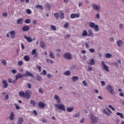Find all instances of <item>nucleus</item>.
Segmentation results:
<instances>
[{
    "label": "nucleus",
    "mask_w": 124,
    "mask_h": 124,
    "mask_svg": "<svg viewBox=\"0 0 124 124\" xmlns=\"http://www.w3.org/2000/svg\"><path fill=\"white\" fill-rule=\"evenodd\" d=\"M107 90L111 94H115V91H114V88L111 85L109 84L107 87Z\"/></svg>",
    "instance_id": "nucleus-1"
},
{
    "label": "nucleus",
    "mask_w": 124,
    "mask_h": 124,
    "mask_svg": "<svg viewBox=\"0 0 124 124\" xmlns=\"http://www.w3.org/2000/svg\"><path fill=\"white\" fill-rule=\"evenodd\" d=\"M63 57L65 60H67L68 61H70V60L72 59V55L70 52H67L66 53L64 54Z\"/></svg>",
    "instance_id": "nucleus-2"
},
{
    "label": "nucleus",
    "mask_w": 124,
    "mask_h": 124,
    "mask_svg": "<svg viewBox=\"0 0 124 124\" xmlns=\"http://www.w3.org/2000/svg\"><path fill=\"white\" fill-rule=\"evenodd\" d=\"M90 118L91 119V123H92L93 124H94V123H97L98 119L97 118V117H94L93 113L90 114Z\"/></svg>",
    "instance_id": "nucleus-3"
},
{
    "label": "nucleus",
    "mask_w": 124,
    "mask_h": 124,
    "mask_svg": "<svg viewBox=\"0 0 124 124\" xmlns=\"http://www.w3.org/2000/svg\"><path fill=\"white\" fill-rule=\"evenodd\" d=\"M31 96V91L30 90L26 91L25 93V98H26V99H30Z\"/></svg>",
    "instance_id": "nucleus-4"
},
{
    "label": "nucleus",
    "mask_w": 124,
    "mask_h": 124,
    "mask_svg": "<svg viewBox=\"0 0 124 124\" xmlns=\"http://www.w3.org/2000/svg\"><path fill=\"white\" fill-rule=\"evenodd\" d=\"M23 76L26 77V78H27L28 76H30L31 78H32V79H34V78H35V76H34L33 74L31 73V72L28 71H26V74H23Z\"/></svg>",
    "instance_id": "nucleus-5"
},
{
    "label": "nucleus",
    "mask_w": 124,
    "mask_h": 124,
    "mask_svg": "<svg viewBox=\"0 0 124 124\" xmlns=\"http://www.w3.org/2000/svg\"><path fill=\"white\" fill-rule=\"evenodd\" d=\"M55 107H57L60 110H62V111H65V107L63 104H60L59 105H55Z\"/></svg>",
    "instance_id": "nucleus-6"
},
{
    "label": "nucleus",
    "mask_w": 124,
    "mask_h": 124,
    "mask_svg": "<svg viewBox=\"0 0 124 124\" xmlns=\"http://www.w3.org/2000/svg\"><path fill=\"white\" fill-rule=\"evenodd\" d=\"M101 64L103 65L104 70L107 72H109V67L105 64V62L104 61H103L101 62Z\"/></svg>",
    "instance_id": "nucleus-7"
},
{
    "label": "nucleus",
    "mask_w": 124,
    "mask_h": 124,
    "mask_svg": "<svg viewBox=\"0 0 124 124\" xmlns=\"http://www.w3.org/2000/svg\"><path fill=\"white\" fill-rule=\"evenodd\" d=\"M93 8L94 9V10H96V11H99L100 10V6L93 4Z\"/></svg>",
    "instance_id": "nucleus-8"
},
{
    "label": "nucleus",
    "mask_w": 124,
    "mask_h": 124,
    "mask_svg": "<svg viewBox=\"0 0 124 124\" xmlns=\"http://www.w3.org/2000/svg\"><path fill=\"white\" fill-rule=\"evenodd\" d=\"M89 61L90 62H87L88 64H90V65H94V64H95V62H94V59H93V58H91V59H90Z\"/></svg>",
    "instance_id": "nucleus-9"
},
{
    "label": "nucleus",
    "mask_w": 124,
    "mask_h": 124,
    "mask_svg": "<svg viewBox=\"0 0 124 124\" xmlns=\"http://www.w3.org/2000/svg\"><path fill=\"white\" fill-rule=\"evenodd\" d=\"M80 15L79 14H73L71 15V19H74V18H79Z\"/></svg>",
    "instance_id": "nucleus-10"
},
{
    "label": "nucleus",
    "mask_w": 124,
    "mask_h": 124,
    "mask_svg": "<svg viewBox=\"0 0 124 124\" xmlns=\"http://www.w3.org/2000/svg\"><path fill=\"white\" fill-rule=\"evenodd\" d=\"M23 77H25V76H24V75L18 73L16 76L15 80L16 81V80H17L18 79H19V78H23Z\"/></svg>",
    "instance_id": "nucleus-11"
},
{
    "label": "nucleus",
    "mask_w": 124,
    "mask_h": 124,
    "mask_svg": "<svg viewBox=\"0 0 124 124\" xmlns=\"http://www.w3.org/2000/svg\"><path fill=\"white\" fill-rule=\"evenodd\" d=\"M24 38L26 39L28 42H32V39L30 36H24Z\"/></svg>",
    "instance_id": "nucleus-12"
},
{
    "label": "nucleus",
    "mask_w": 124,
    "mask_h": 124,
    "mask_svg": "<svg viewBox=\"0 0 124 124\" xmlns=\"http://www.w3.org/2000/svg\"><path fill=\"white\" fill-rule=\"evenodd\" d=\"M96 25L93 22H90L89 23V27L92 29H93L95 27Z\"/></svg>",
    "instance_id": "nucleus-13"
},
{
    "label": "nucleus",
    "mask_w": 124,
    "mask_h": 124,
    "mask_svg": "<svg viewBox=\"0 0 124 124\" xmlns=\"http://www.w3.org/2000/svg\"><path fill=\"white\" fill-rule=\"evenodd\" d=\"M2 83H3V87L5 88H7V87H8V84L7 83V81L5 79H4L2 80Z\"/></svg>",
    "instance_id": "nucleus-14"
},
{
    "label": "nucleus",
    "mask_w": 124,
    "mask_h": 124,
    "mask_svg": "<svg viewBox=\"0 0 124 124\" xmlns=\"http://www.w3.org/2000/svg\"><path fill=\"white\" fill-rule=\"evenodd\" d=\"M73 82H76V81H78L79 79V77L77 76H74L71 78Z\"/></svg>",
    "instance_id": "nucleus-15"
},
{
    "label": "nucleus",
    "mask_w": 124,
    "mask_h": 124,
    "mask_svg": "<svg viewBox=\"0 0 124 124\" xmlns=\"http://www.w3.org/2000/svg\"><path fill=\"white\" fill-rule=\"evenodd\" d=\"M23 20H24V19L23 18H19V19H17V20H16L17 24H20V25H22L23 24Z\"/></svg>",
    "instance_id": "nucleus-16"
},
{
    "label": "nucleus",
    "mask_w": 124,
    "mask_h": 124,
    "mask_svg": "<svg viewBox=\"0 0 124 124\" xmlns=\"http://www.w3.org/2000/svg\"><path fill=\"white\" fill-rule=\"evenodd\" d=\"M88 36H91V37H93V36H94V35L93 34V32L92 30H89L88 31Z\"/></svg>",
    "instance_id": "nucleus-17"
},
{
    "label": "nucleus",
    "mask_w": 124,
    "mask_h": 124,
    "mask_svg": "<svg viewBox=\"0 0 124 124\" xmlns=\"http://www.w3.org/2000/svg\"><path fill=\"white\" fill-rule=\"evenodd\" d=\"M30 30V27L28 26H25L22 28L23 31H28Z\"/></svg>",
    "instance_id": "nucleus-18"
},
{
    "label": "nucleus",
    "mask_w": 124,
    "mask_h": 124,
    "mask_svg": "<svg viewBox=\"0 0 124 124\" xmlns=\"http://www.w3.org/2000/svg\"><path fill=\"white\" fill-rule=\"evenodd\" d=\"M54 98L57 100V103H61V99H60V97L57 95H55Z\"/></svg>",
    "instance_id": "nucleus-19"
},
{
    "label": "nucleus",
    "mask_w": 124,
    "mask_h": 124,
    "mask_svg": "<svg viewBox=\"0 0 124 124\" xmlns=\"http://www.w3.org/2000/svg\"><path fill=\"white\" fill-rule=\"evenodd\" d=\"M19 96L24 97L25 98V92L23 91H20L18 93Z\"/></svg>",
    "instance_id": "nucleus-20"
},
{
    "label": "nucleus",
    "mask_w": 124,
    "mask_h": 124,
    "mask_svg": "<svg viewBox=\"0 0 124 124\" xmlns=\"http://www.w3.org/2000/svg\"><path fill=\"white\" fill-rule=\"evenodd\" d=\"M38 106L40 107V108H44V107H45V104L42 102H40L38 104Z\"/></svg>",
    "instance_id": "nucleus-21"
},
{
    "label": "nucleus",
    "mask_w": 124,
    "mask_h": 124,
    "mask_svg": "<svg viewBox=\"0 0 124 124\" xmlns=\"http://www.w3.org/2000/svg\"><path fill=\"white\" fill-rule=\"evenodd\" d=\"M40 46L41 48H43L44 49L46 48V46H45V43H44L43 41H40Z\"/></svg>",
    "instance_id": "nucleus-22"
},
{
    "label": "nucleus",
    "mask_w": 124,
    "mask_h": 124,
    "mask_svg": "<svg viewBox=\"0 0 124 124\" xmlns=\"http://www.w3.org/2000/svg\"><path fill=\"white\" fill-rule=\"evenodd\" d=\"M36 79L37 80L39 81V82H41V81H42L41 77L39 74H37V76H36Z\"/></svg>",
    "instance_id": "nucleus-23"
},
{
    "label": "nucleus",
    "mask_w": 124,
    "mask_h": 124,
    "mask_svg": "<svg viewBox=\"0 0 124 124\" xmlns=\"http://www.w3.org/2000/svg\"><path fill=\"white\" fill-rule=\"evenodd\" d=\"M14 118H15V116H14V113L13 112H12L11 113V115L10 116L9 119L11 120V121H12L14 120Z\"/></svg>",
    "instance_id": "nucleus-24"
},
{
    "label": "nucleus",
    "mask_w": 124,
    "mask_h": 124,
    "mask_svg": "<svg viewBox=\"0 0 124 124\" xmlns=\"http://www.w3.org/2000/svg\"><path fill=\"white\" fill-rule=\"evenodd\" d=\"M117 44L118 47H121L124 44V43H123V41L119 40L117 42Z\"/></svg>",
    "instance_id": "nucleus-25"
},
{
    "label": "nucleus",
    "mask_w": 124,
    "mask_h": 124,
    "mask_svg": "<svg viewBox=\"0 0 124 124\" xmlns=\"http://www.w3.org/2000/svg\"><path fill=\"white\" fill-rule=\"evenodd\" d=\"M23 59L26 62H29L30 61V56L26 55L23 57Z\"/></svg>",
    "instance_id": "nucleus-26"
},
{
    "label": "nucleus",
    "mask_w": 124,
    "mask_h": 124,
    "mask_svg": "<svg viewBox=\"0 0 124 124\" xmlns=\"http://www.w3.org/2000/svg\"><path fill=\"white\" fill-rule=\"evenodd\" d=\"M10 34L12 35V38H14L15 37V31H10Z\"/></svg>",
    "instance_id": "nucleus-27"
},
{
    "label": "nucleus",
    "mask_w": 124,
    "mask_h": 124,
    "mask_svg": "<svg viewBox=\"0 0 124 124\" xmlns=\"http://www.w3.org/2000/svg\"><path fill=\"white\" fill-rule=\"evenodd\" d=\"M36 8H37V9H41V10H43V6H42V5H38L37 4L35 6Z\"/></svg>",
    "instance_id": "nucleus-28"
},
{
    "label": "nucleus",
    "mask_w": 124,
    "mask_h": 124,
    "mask_svg": "<svg viewBox=\"0 0 124 124\" xmlns=\"http://www.w3.org/2000/svg\"><path fill=\"white\" fill-rule=\"evenodd\" d=\"M46 62L47 63H50V62H51V64H53V63H54V61H53L51 59H49V58L46 59Z\"/></svg>",
    "instance_id": "nucleus-29"
},
{
    "label": "nucleus",
    "mask_w": 124,
    "mask_h": 124,
    "mask_svg": "<svg viewBox=\"0 0 124 124\" xmlns=\"http://www.w3.org/2000/svg\"><path fill=\"white\" fill-rule=\"evenodd\" d=\"M23 122H24V119H23V118L20 117L18 118L17 123L22 124V123H23Z\"/></svg>",
    "instance_id": "nucleus-30"
},
{
    "label": "nucleus",
    "mask_w": 124,
    "mask_h": 124,
    "mask_svg": "<svg viewBox=\"0 0 124 124\" xmlns=\"http://www.w3.org/2000/svg\"><path fill=\"white\" fill-rule=\"evenodd\" d=\"M71 73L70 71H66L64 73V75H66V76H69Z\"/></svg>",
    "instance_id": "nucleus-31"
},
{
    "label": "nucleus",
    "mask_w": 124,
    "mask_h": 124,
    "mask_svg": "<svg viewBox=\"0 0 124 124\" xmlns=\"http://www.w3.org/2000/svg\"><path fill=\"white\" fill-rule=\"evenodd\" d=\"M50 54H49V56L51 59H55V56H54V52L52 51H49Z\"/></svg>",
    "instance_id": "nucleus-32"
},
{
    "label": "nucleus",
    "mask_w": 124,
    "mask_h": 124,
    "mask_svg": "<svg viewBox=\"0 0 124 124\" xmlns=\"http://www.w3.org/2000/svg\"><path fill=\"white\" fill-rule=\"evenodd\" d=\"M30 104L31 105H32L33 107H35V101H33V100H30Z\"/></svg>",
    "instance_id": "nucleus-33"
},
{
    "label": "nucleus",
    "mask_w": 124,
    "mask_h": 124,
    "mask_svg": "<svg viewBox=\"0 0 124 124\" xmlns=\"http://www.w3.org/2000/svg\"><path fill=\"white\" fill-rule=\"evenodd\" d=\"M116 115H117V116H120L121 119H124V115L123 114V113L120 112H117Z\"/></svg>",
    "instance_id": "nucleus-34"
},
{
    "label": "nucleus",
    "mask_w": 124,
    "mask_h": 124,
    "mask_svg": "<svg viewBox=\"0 0 124 124\" xmlns=\"http://www.w3.org/2000/svg\"><path fill=\"white\" fill-rule=\"evenodd\" d=\"M82 35V36H86V35H88V32L86 30H84Z\"/></svg>",
    "instance_id": "nucleus-35"
},
{
    "label": "nucleus",
    "mask_w": 124,
    "mask_h": 124,
    "mask_svg": "<svg viewBox=\"0 0 124 124\" xmlns=\"http://www.w3.org/2000/svg\"><path fill=\"white\" fill-rule=\"evenodd\" d=\"M93 29H94L95 31H99V27L97 25H96Z\"/></svg>",
    "instance_id": "nucleus-36"
},
{
    "label": "nucleus",
    "mask_w": 124,
    "mask_h": 124,
    "mask_svg": "<svg viewBox=\"0 0 124 124\" xmlns=\"http://www.w3.org/2000/svg\"><path fill=\"white\" fill-rule=\"evenodd\" d=\"M73 110H74V108H67V111H68V112H72V111H73Z\"/></svg>",
    "instance_id": "nucleus-37"
},
{
    "label": "nucleus",
    "mask_w": 124,
    "mask_h": 124,
    "mask_svg": "<svg viewBox=\"0 0 124 124\" xmlns=\"http://www.w3.org/2000/svg\"><path fill=\"white\" fill-rule=\"evenodd\" d=\"M59 16L61 19H63V18H64V15L62 14V12L59 13Z\"/></svg>",
    "instance_id": "nucleus-38"
},
{
    "label": "nucleus",
    "mask_w": 124,
    "mask_h": 124,
    "mask_svg": "<svg viewBox=\"0 0 124 124\" xmlns=\"http://www.w3.org/2000/svg\"><path fill=\"white\" fill-rule=\"evenodd\" d=\"M103 113H105V114H106L108 116H110L111 115L109 112H107L105 109H103Z\"/></svg>",
    "instance_id": "nucleus-39"
},
{
    "label": "nucleus",
    "mask_w": 124,
    "mask_h": 124,
    "mask_svg": "<svg viewBox=\"0 0 124 124\" xmlns=\"http://www.w3.org/2000/svg\"><path fill=\"white\" fill-rule=\"evenodd\" d=\"M46 7L47 10H49L50 8H51V5H50L49 3H47Z\"/></svg>",
    "instance_id": "nucleus-40"
},
{
    "label": "nucleus",
    "mask_w": 124,
    "mask_h": 124,
    "mask_svg": "<svg viewBox=\"0 0 124 124\" xmlns=\"http://www.w3.org/2000/svg\"><path fill=\"white\" fill-rule=\"evenodd\" d=\"M105 57L107 59H110V58H111V54L109 53H107L105 54Z\"/></svg>",
    "instance_id": "nucleus-41"
},
{
    "label": "nucleus",
    "mask_w": 124,
    "mask_h": 124,
    "mask_svg": "<svg viewBox=\"0 0 124 124\" xmlns=\"http://www.w3.org/2000/svg\"><path fill=\"white\" fill-rule=\"evenodd\" d=\"M50 28L52 31H57V28H56V26L54 25H51Z\"/></svg>",
    "instance_id": "nucleus-42"
},
{
    "label": "nucleus",
    "mask_w": 124,
    "mask_h": 124,
    "mask_svg": "<svg viewBox=\"0 0 124 124\" xmlns=\"http://www.w3.org/2000/svg\"><path fill=\"white\" fill-rule=\"evenodd\" d=\"M68 26H69V23H68V22H66L64 25V28H65V29H67L68 28Z\"/></svg>",
    "instance_id": "nucleus-43"
},
{
    "label": "nucleus",
    "mask_w": 124,
    "mask_h": 124,
    "mask_svg": "<svg viewBox=\"0 0 124 124\" xmlns=\"http://www.w3.org/2000/svg\"><path fill=\"white\" fill-rule=\"evenodd\" d=\"M26 13L29 15L31 14V11L30 9H28L26 10Z\"/></svg>",
    "instance_id": "nucleus-44"
},
{
    "label": "nucleus",
    "mask_w": 124,
    "mask_h": 124,
    "mask_svg": "<svg viewBox=\"0 0 124 124\" xmlns=\"http://www.w3.org/2000/svg\"><path fill=\"white\" fill-rule=\"evenodd\" d=\"M80 116V113L77 112L76 114L74 115L73 116V118H77V117H78Z\"/></svg>",
    "instance_id": "nucleus-45"
},
{
    "label": "nucleus",
    "mask_w": 124,
    "mask_h": 124,
    "mask_svg": "<svg viewBox=\"0 0 124 124\" xmlns=\"http://www.w3.org/2000/svg\"><path fill=\"white\" fill-rule=\"evenodd\" d=\"M36 66L38 70H39V72H40L42 69V68H41V66H38V65H36Z\"/></svg>",
    "instance_id": "nucleus-46"
},
{
    "label": "nucleus",
    "mask_w": 124,
    "mask_h": 124,
    "mask_svg": "<svg viewBox=\"0 0 124 124\" xmlns=\"http://www.w3.org/2000/svg\"><path fill=\"white\" fill-rule=\"evenodd\" d=\"M88 69H87V71H92L93 70V68L92 67V66L88 65Z\"/></svg>",
    "instance_id": "nucleus-47"
},
{
    "label": "nucleus",
    "mask_w": 124,
    "mask_h": 124,
    "mask_svg": "<svg viewBox=\"0 0 124 124\" xmlns=\"http://www.w3.org/2000/svg\"><path fill=\"white\" fill-rule=\"evenodd\" d=\"M25 23L26 24H30V23H31V19H26L25 21Z\"/></svg>",
    "instance_id": "nucleus-48"
},
{
    "label": "nucleus",
    "mask_w": 124,
    "mask_h": 124,
    "mask_svg": "<svg viewBox=\"0 0 124 124\" xmlns=\"http://www.w3.org/2000/svg\"><path fill=\"white\" fill-rule=\"evenodd\" d=\"M14 105L16 107V110H19V109H20V106L17 105V104H14Z\"/></svg>",
    "instance_id": "nucleus-49"
},
{
    "label": "nucleus",
    "mask_w": 124,
    "mask_h": 124,
    "mask_svg": "<svg viewBox=\"0 0 124 124\" xmlns=\"http://www.w3.org/2000/svg\"><path fill=\"white\" fill-rule=\"evenodd\" d=\"M82 84L84 87H87V86H88V83H87V82H86L85 80L82 81Z\"/></svg>",
    "instance_id": "nucleus-50"
},
{
    "label": "nucleus",
    "mask_w": 124,
    "mask_h": 124,
    "mask_svg": "<svg viewBox=\"0 0 124 124\" xmlns=\"http://www.w3.org/2000/svg\"><path fill=\"white\" fill-rule=\"evenodd\" d=\"M47 77L48 79H50V78H53V76H52L51 74H48L47 75Z\"/></svg>",
    "instance_id": "nucleus-51"
},
{
    "label": "nucleus",
    "mask_w": 124,
    "mask_h": 124,
    "mask_svg": "<svg viewBox=\"0 0 124 124\" xmlns=\"http://www.w3.org/2000/svg\"><path fill=\"white\" fill-rule=\"evenodd\" d=\"M108 107H109V108H110V109H111L112 110H113V111H115V108H114V107H113V106H112V105H109V106H108Z\"/></svg>",
    "instance_id": "nucleus-52"
},
{
    "label": "nucleus",
    "mask_w": 124,
    "mask_h": 124,
    "mask_svg": "<svg viewBox=\"0 0 124 124\" xmlns=\"http://www.w3.org/2000/svg\"><path fill=\"white\" fill-rule=\"evenodd\" d=\"M31 53H32V55H35V54H36V50H35V49H33V50H32Z\"/></svg>",
    "instance_id": "nucleus-53"
},
{
    "label": "nucleus",
    "mask_w": 124,
    "mask_h": 124,
    "mask_svg": "<svg viewBox=\"0 0 124 124\" xmlns=\"http://www.w3.org/2000/svg\"><path fill=\"white\" fill-rule=\"evenodd\" d=\"M89 51H90L91 53H94V48H90Z\"/></svg>",
    "instance_id": "nucleus-54"
},
{
    "label": "nucleus",
    "mask_w": 124,
    "mask_h": 124,
    "mask_svg": "<svg viewBox=\"0 0 124 124\" xmlns=\"http://www.w3.org/2000/svg\"><path fill=\"white\" fill-rule=\"evenodd\" d=\"M42 73H43V75H47V72H46V70H43Z\"/></svg>",
    "instance_id": "nucleus-55"
},
{
    "label": "nucleus",
    "mask_w": 124,
    "mask_h": 124,
    "mask_svg": "<svg viewBox=\"0 0 124 124\" xmlns=\"http://www.w3.org/2000/svg\"><path fill=\"white\" fill-rule=\"evenodd\" d=\"M54 16L56 19H59V15L58 14V13L54 14Z\"/></svg>",
    "instance_id": "nucleus-56"
},
{
    "label": "nucleus",
    "mask_w": 124,
    "mask_h": 124,
    "mask_svg": "<svg viewBox=\"0 0 124 124\" xmlns=\"http://www.w3.org/2000/svg\"><path fill=\"white\" fill-rule=\"evenodd\" d=\"M27 88L29 89H31V83H28L27 84Z\"/></svg>",
    "instance_id": "nucleus-57"
},
{
    "label": "nucleus",
    "mask_w": 124,
    "mask_h": 124,
    "mask_svg": "<svg viewBox=\"0 0 124 124\" xmlns=\"http://www.w3.org/2000/svg\"><path fill=\"white\" fill-rule=\"evenodd\" d=\"M101 84L102 85V87H103V86H105V82L104 81H101Z\"/></svg>",
    "instance_id": "nucleus-58"
},
{
    "label": "nucleus",
    "mask_w": 124,
    "mask_h": 124,
    "mask_svg": "<svg viewBox=\"0 0 124 124\" xmlns=\"http://www.w3.org/2000/svg\"><path fill=\"white\" fill-rule=\"evenodd\" d=\"M84 45L85 46V47H86V48H89V44H88V43L85 42V44H84Z\"/></svg>",
    "instance_id": "nucleus-59"
},
{
    "label": "nucleus",
    "mask_w": 124,
    "mask_h": 124,
    "mask_svg": "<svg viewBox=\"0 0 124 124\" xmlns=\"http://www.w3.org/2000/svg\"><path fill=\"white\" fill-rule=\"evenodd\" d=\"M2 63H3L4 65H6V61L3 60L2 61Z\"/></svg>",
    "instance_id": "nucleus-60"
},
{
    "label": "nucleus",
    "mask_w": 124,
    "mask_h": 124,
    "mask_svg": "<svg viewBox=\"0 0 124 124\" xmlns=\"http://www.w3.org/2000/svg\"><path fill=\"white\" fill-rule=\"evenodd\" d=\"M18 64L19 65H22V64H23V61H20L19 62H18Z\"/></svg>",
    "instance_id": "nucleus-61"
},
{
    "label": "nucleus",
    "mask_w": 124,
    "mask_h": 124,
    "mask_svg": "<svg viewBox=\"0 0 124 124\" xmlns=\"http://www.w3.org/2000/svg\"><path fill=\"white\" fill-rule=\"evenodd\" d=\"M5 16H7V13L6 12H4L2 14L3 17H5Z\"/></svg>",
    "instance_id": "nucleus-62"
},
{
    "label": "nucleus",
    "mask_w": 124,
    "mask_h": 124,
    "mask_svg": "<svg viewBox=\"0 0 124 124\" xmlns=\"http://www.w3.org/2000/svg\"><path fill=\"white\" fill-rule=\"evenodd\" d=\"M9 96H8V94H6L5 97L4 98V100H7L8 99Z\"/></svg>",
    "instance_id": "nucleus-63"
},
{
    "label": "nucleus",
    "mask_w": 124,
    "mask_h": 124,
    "mask_svg": "<svg viewBox=\"0 0 124 124\" xmlns=\"http://www.w3.org/2000/svg\"><path fill=\"white\" fill-rule=\"evenodd\" d=\"M112 65H114L115 66H118V62H113L112 63Z\"/></svg>",
    "instance_id": "nucleus-64"
}]
</instances>
